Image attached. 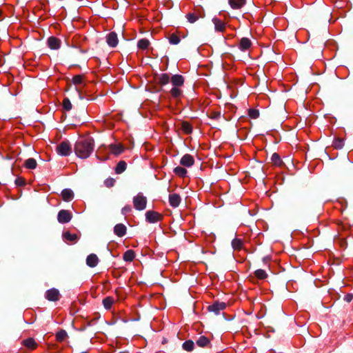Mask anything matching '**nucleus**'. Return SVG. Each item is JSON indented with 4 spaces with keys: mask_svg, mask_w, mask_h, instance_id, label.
Listing matches in <instances>:
<instances>
[{
    "mask_svg": "<svg viewBox=\"0 0 353 353\" xmlns=\"http://www.w3.org/2000/svg\"><path fill=\"white\" fill-rule=\"evenodd\" d=\"M94 150V141L92 139H81L74 145V152L77 157L86 159Z\"/></svg>",
    "mask_w": 353,
    "mask_h": 353,
    "instance_id": "obj_1",
    "label": "nucleus"
},
{
    "mask_svg": "<svg viewBox=\"0 0 353 353\" xmlns=\"http://www.w3.org/2000/svg\"><path fill=\"white\" fill-rule=\"evenodd\" d=\"M134 208L137 210H143L146 208L147 199L143 195L142 193H139L133 198Z\"/></svg>",
    "mask_w": 353,
    "mask_h": 353,
    "instance_id": "obj_2",
    "label": "nucleus"
},
{
    "mask_svg": "<svg viewBox=\"0 0 353 353\" xmlns=\"http://www.w3.org/2000/svg\"><path fill=\"white\" fill-rule=\"evenodd\" d=\"M57 152L61 156H69L72 152L71 145L68 141H63L57 145Z\"/></svg>",
    "mask_w": 353,
    "mask_h": 353,
    "instance_id": "obj_3",
    "label": "nucleus"
},
{
    "mask_svg": "<svg viewBox=\"0 0 353 353\" xmlns=\"http://www.w3.org/2000/svg\"><path fill=\"white\" fill-rule=\"evenodd\" d=\"M45 298L49 301H58L61 298V294L57 289L51 288L46 292Z\"/></svg>",
    "mask_w": 353,
    "mask_h": 353,
    "instance_id": "obj_4",
    "label": "nucleus"
},
{
    "mask_svg": "<svg viewBox=\"0 0 353 353\" xmlns=\"http://www.w3.org/2000/svg\"><path fill=\"white\" fill-rule=\"evenodd\" d=\"M72 217V216L70 211L61 210L58 213L57 220L60 223H67L70 221Z\"/></svg>",
    "mask_w": 353,
    "mask_h": 353,
    "instance_id": "obj_5",
    "label": "nucleus"
},
{
    "mask_svg": "<svg viewBox=\"0 0 353 353\" xmlns=\"http://www.w3.org/2000/svg\"><path fill=\"white\" fill-rule=\"evenodd\" d=\"M146 221L151 223H157L162 219V216L157 212L150 210L145 213Z\"/></svg>",
    "mask_w": 353,
    "mask_h": 353,
    "instance_id": "obj_6",
    "label": "nucleus"
},
{
    "mask_svg": "<svg viewBox=\"0 0 353 353\" xmlns=\"http://www.w3.org/2000/svg\"><path fill=\"white\" fill-rule=\"evenodd\" d=\"M226 307V304L224 302H214L213 304L208 307V310L214 312L215 314H219L221 311Z\"/></svg>",
    "mask_w": 353,
    "mask_h": 353,
    "instance_id": "obj_7",
    "label": "nucleus"
},
{
    "mask_svg": "<svg viewBox=\"0 0 353 353\" xmlns=\"http://www.w3.org/2000/svg\"><path fill=\"white\" fill-rule=\"evenodd\" d=\"M118 41H119V40H118L117 34L115 32H112L107 34L106 42L110 47H111V48L116 47L118 44Z\"/></svg>",
    "mask_w": 353,
    "mask_h": 353,
    "instance_id": "obj_8",
    "label": "nucleus"
},
{
    "mask_svg": "<svg viewBox=\"0 0 353 353\" xmlns=\"http://www.w3.org/2000/svg\"><path fill=\"white\" fill-rule=\"evenodd\" d=\"M109 150L112 154L115 156H118L124 152V147L121 143H112L108 146Z\"/></svg>",
    "mask_w": 353,
    "mask_h": 353,
    "instance_id": "obj_9",
    "label": "nucleus"
},
{
    "mask_svg": "<svg viewBox=\"0 0 353 353\" xmlns=\"http://www.w3.org/2000/svg\"><path fill=\"white\" fill-rule=\"evenodd\" d=\"M194 163L193 157L189 154H186L182 157L180 163L185 167H191Z\"/></svg>",
    "mask_w": 353,
    "mask_h": 353,
    "instance_id": "obj_10",
    "label": "nucleus"
},
{
    "mask_svg": "<svg viewBox=\"0 0 353 353\" xmlns=\"http://www.w3.org/2000/svg\"><path fill=\"white\" fill-rule=\"evenodd\" d=\"M170 82L174 87H181L184 83V78L180 74H174L170 78Z\"/></svg>",
    "mask_w": 353,
    "mask_h": 353,
    "instance_id": "obj_11",
    "label": "nucleus"
},
{
    "mask_svg": "<svg viewBox=\"0 0 353 353\" xmlns=\"http://www.w3.org/2000/svg\"><path fill=\"white\" fill-rule=\"evenodd\" d=\"M63 238L64 239V241L67 243H76L78 239H79V236L77 234H72L69 232H65L63 233Z\"/></svg>",
    "mask_w": 353,
    "mask_h": 353,
    "instance_id": "obj_12",
    "label": "nucleus"
},
{
    "mask_svg": "<svg viewBox=\"0 0 353 353\" xmlns=\"http://www.w3.org/2000/svg\"><path fill=\"white\" fill-rule=\"evenodd\" d=\"M99 259L95 254H90L87 256L86 264L90 268H94L99 263Z\"/></svg>",
    "mask_w": 353,
    "mask_h": 353,
    "instance_id": "obj_13",
    "label": "nucleus"
},
{
    "mask_svg": "<svg viewBox=\"0 0 353 353\" xmlns=\"http://www.w3.org/2000/svg\"><path fill=\"white\" fill-rule=\"evenodd\" d=\"M48 46L50 49L58 50L61 46V41L54 37H51L48 40Z\"/></svg>",
    "mask_w": 353,
    "mask_h": 353,
    "instance_id": "obj_14",
    "label": "nucleus"
},
{
    "mask_svg": "<svg viewBox=\"0 0 353 353\" xmlns=\"http://www.w3.org/2000/svg\"><path fill=\"white\" fill-rule=\"evenodd\" d=\"M126 227L122 223L117 224L114 228V234L119 237L123 236L126 233Z\"/></svg>",
    "mask_w": 353,
    "mask_h": 353,
    "instance_id": "obj_15",
    "label": "nucleus"
},
{
    "mask_svg": "<svg viewBox=\"0 0 353 353\" xmlns=\"http://www.w3.org/2000/svg\"><path fill=\"white\" fill-rule=\"evenodd\" d=\"M156 81L161 85H165L170 81L169 74L163 73L156 77Z\"/></svg>",
    "mask_w": 353,
    "mask_h": 353,
    "instance_id": "obj_16",
    "label": "nucleus"
},
{
    "mask_svg": "<svg viewBox=\"0 0 353 353\" xmlns=\"http://www.w3.org/2000/svg\"><path fill=\"white\" fill-rule=\"evenodd\" d=\"M170 205L173 208H176L181 203V197L177 194H172L169 196Z\"/></svg>",
    "mask_w": 353,
    "mask_h": 353,
    "instance_id": "obj_17",
    "label": "nucleus"
},
{
    "mask_svg": "<svg viewBox=\"0 0 353 353\" xmlns=\"http://www.w3.org/2000/svg\"><path fill=\"white\" fill-rule=\"evenodd\" d=\"M252 46V41L250 39L246 37H243L240 40L239 48L242 51L248 50Z\"/></svg>",
    "mask_w": 353,
    "mask_h": 353,
    "instance_id": "obj_18",
    "label": "nucleus"
},
{
    "mask_svg": "<svg viewBox=\"0 0 353 353\" xmlns=\"http://www.w3.org/2000/svg\"><path fill=\"white\" fill-rule=\"evenodd\" d=\"M22 344L30 350H34L37 347V343L32 338H28L22 341Z\"/></svg>",
    "mask_w": 353,
    "mask_h": 353,
    "instance_id": "obj_19",
    "label": "nucleus"
},
{
    "mask_svg": "<svg viewBox=\"0 0 353 353\" xmlns=\"http://www.w3.org/2000/svg\"><path fill=\"white\" fill-rule=\"evenodd\" d=\"M196 343L198 346L201 347H208L210 343V341L208 338H207L206 336H201L196 341Z\"/></svg>",
    "mask_w": 353,
    "mask_h": 353,
    "instance_id": "obj_20",
    "label": "nucleus"
},
{
    "mask_svg": "<svg viewBox=\"0 0 353 353\" xmlns=\"http://www.w3.org/2000/svg\"><path fill=\"white\" fill-rule=\"evenodd\" d=\"M61 196L65 201H70L73 199L74 194L70 189H64L61 192Z\"/></svg>",
    "mask_w": 353,
    "mask_h": 353,
    "instance_id": "obj_21",
    "label": "nucleus"
},
{
    "mask_svg": "<svg viewBox=\"0 0 353 353\" xmlns=\"http://www.w3.org/2000/svg\"><path fill=\"white\" fill-rule=\"evenodd\" d=\"M245 0H229V3L233 9H240L245 4Z\"/></svg>",
    "mask_w": 353,
    "mask_h": 353,
    "instance_id": "obj_22",
    "label": "nucleus"
},
{
    "mask_svg": "<svg viewBox=\"0 0 353 353\" xmlns=\"http://www.w3.org/2000/svg\"><path fill=\"white\" fill-rule=\"evenodd\" d=\"M114 302L115 299L112 296H107L102 301L103 305L106 310H110Z\"/></svg>",
    "mask_w": 353,
    "mask_h": 353,
    "instance_id": "obj_23",
    "label": "nucleus"
},
{
    "mask_svg": "<svg viewBox=\"0 0 353 353\" xmlns=\"http://www.w3.org/2000/svg\"><path fill=\"white\" fill-rule=\"evenodd\" d=\"M212 21L214 24L216 30L219 31V32H223L225 30V24L220 19H219L217 18H214L212 19Z\"/></svg>",
    "mask_w": 353,
    "mask_h": 353,
    "instance_id": "obj_24",
    "label": "nucleus"
},
{
    "mask_svg": "<svg viewBox=\"0 0 353 353\" xmlns=\"http://www.w3.org/2000/svg\"><path fill=\"white\" fill-rule=\"evenodd\" d=\"M24 165L28 169L33 170L37 168V163L34 159L29 158L25 161Z\"/></svg>",
    "mask_w": 353,
    "mask_h": 353,
    "instance_id": "obj_25",
    "label": "nucleus"
},
{
    "mask_svg": "<svg viewBox=\"0 0 353 353\" xmlns=\"http://www.w3.org/2000/svg\"><path fill=\"white\" fill-rule=\"evenodd\" d=\"M126 168L127 163L124 161H121L117 163L115 168V172L120 174L126 170Z\"/></svg>",
    "mask_w": 353,
    "mask_h": 353,
    "instance_id": "obj_26",
    "label": "nucleus"
},
{
    "mask_svg": "<svg viewBox=\"0 0 353 353\" xmlns=\"http://www.w3.org/2000/svg\"><path fill=\"white\" fill-rule=\"evenodd\" d=\"M135 257V253L132 250H127L123 256V259L125 261L131 262Z\"/></svg>",
    "mask_w": 353,
    "mask_h": 353,
    "instance_id": "obj_27",
    "label": "nucleus"
},
{
    "mask_svg": "<svg viewBox=\"0 0 353 353\" xmlns=\"http://www.w3.org/2000/svg\"><path fill=\"white\" fill-rule=\"evenodd\" d=\"M68 337V334L65 330H61L56 334V340L58 342H63Z\"/></svg>",
    "mask_w": 353,
    "mask_h": 353,
    "instance_id": "obj_28",
    "label": "nucleus"
},
{
    "mask_svg": "<svg viewBox=\"0 0 353 353\" xmlns=\"http://www.w3.org/2000/svg\"><path fill=\"white\" fill-rule=\"evenodd\" d=\"M149 46H150V41H149V40H148L146 39H140L137 43V47L140 50H146V49H148Z\"/></svg>",
    "mask_w": 353,
    "mask_h": 353,
    "instance_id": "obj_29",
    "label": "nucleus"
},
{
    "mask_svg": "<svg viewBox=\"0 0 353 353\" xmlns=\"http://www.w3.org/2000/svg\"><path fill=\"white\" fill-rule=\"evenodd\" d=\"M232 246L235 250H240L243 248V241L240 239H234L232 241Z\"/></svg>",
    "mask_w": 353,
    "mask_h": 353,
    "instance_id": "obj_30",
    "label": "nucleus"
},
{
    "mask_svg": "<svg viewBox=\"0 0 353 353\" xmlns=\"http://www.w3.org/2000/svg\"><path fill=\"white\" fill-rule=\"evenodd\" d=\"M271 161L274 165L276 166H281L282 164V160L277 153H274L272 155Z\"/></svg>",
    "mask_w": 353,
    "mask_h": 353,
    "instance_id": "obj_31",
    "label": "nucleus"
},
{
    "mask_svg": "<svg viewBox=\"0 0 353 353\" xmlns=\"http://www.w3.org/2000/svg\"><path fill=\"white\" fill-rule=\"evenodd\" d=\"M200 17L201 16L199 14L195 12L188 13L186 14V18L188 21L191 23L196 22L199 19Z\"/></svg>",
    "mask_w": 353,
    "mask_h": 353,
    "instance_id": "obj_32",
    "label": "nucleus"
},
{
    "mask_svg": "<svg viewBox=\"0 0 353 353\" xmlns=\"http://www.w3.org/2000/svg\"><path fill=\"white\" fill-rule=\"evenodd\" d=\"M174 172L180 177H184L187 174V170L184 168L177 166L174 169Z\"/></svg>",
    "mask_w": 353,
    "mask_h": 353,
    "instance_id": "obj_33",
    "label": "nucleus"
},
{
    "mask_svg": "<svg viewBox=\"0 0 353 353\" xmlns=\"http://www.w3.org/2000/svg\"><path fill=\"white\" fill-rule=\"evenodd\" d=\"M171 96L174 98L179 97L182 94L180 87H173L170 90Z\"/></svg>",
    "mask_w": 353,
    "mask_h": 353,
    "instance_id": "obj_34",
    "label": "nucleus"
},
{
    "mask_svg": "<svg viewBox=\"0 0 353 353\" xmlns=\"http://www.w3.org/2000/svg\"><path fill=\"white\" fill-rule=\"evenodd\" d=\"M255 276L259 279H265L268 274L264 270L259 269L254 272Z\"/></svg>",
    "mask_w": 353,
    "mask_h": 353,
    "instance_id": "obj_35",
    "label": "nucleus"
},
{
    "mask_svg": "<svg viewBox=\"0 0 353 353\" xmlns=\"http://www.w3.org/2000/svg\"><path fill=\"white\" fill-rule=\"evenodd\" d=\"M181 129L187 134L192 132V126L188 122H183L181 123Z\"/></svg>",
    "mask_w": 353,
    "mask_h": 353,
    "instance_id": "obj_36",
    "label": "nucleus"
},
{
    "mask_svg": "<svg viewBox=\"0 0 353 353\" xmlns=\"http://www.w3.org/2000/svg\"><path fill=\"white\" fill-rule=\"evenodd\" d=\"M194 343L192 341H186L183 343V348L186 351H192L194 349Z\"/></svg>",
    "mask_w": 353,
    "mask_h": 353,
    "instance_id": "obj_37",
    "label": "nucleus"
},
{
    "mask_svg": "<svg viewBox=\"0 0 353 353\" xmlns=\"http://www.w3.org/2000/svg\"><path fill=\"white\" fill-rule=\"evenodd\" d=\"M72 82L76 85H80L83 83V75H76L72 78Z\"/></svg>",
    "mask_w": 353,
    "mask_h": 353,
    "instance_id": "obj_38",
    "label": "nucleus"
},
{
    "mask_svg": "<svg viewBox=\"0 0 353 353\" xmlns=\"http://www.w3.org/2000/svg\"><path fill=\"white\" fill-rule=\"evenodd\" d=\"M180 38L175 34H172L170 35L169 38V41L171 44L176 45L180 42Z\"/></svg>",
    "mask_w": 353,
    "mask_h": 353,
    "instance_id": "obj_39",
    "label": "nucleus"
},
{
    "mask_svg": "<svg viewBox=\"0 0 353 353\" xmlns=\"http://www.w3.org/2000/svg\"><path fill=\"white\" fill-rule=\"evenodd\" d=\"M248 115L251 119H255L259 117V112L256 109H250L248 110Z\"/></svg>",
    "mask_w": 353,
    "mask_h": 353,
    "instance_id": "obj_40",
    "label": "nucleus"
},
{
    "mask_svg": "<svg viewBox=\"0 0 353 353\" xmlns=\"http://www.w3.org/2000/svg\"><path fill=\"white\" fill-rule=\"evenodd\" d=\"M63 108L64 110H65L66 111H69L72 109V103L70 102V101L68 99H64L63 101Z\"/></svg>",
    "mask_w": 353,
    "mask_h": 353,
    "instance_id": "obj_41",
    "label": "nucleus"
},
{
    "mask_svg": "<svg viewBox=\"0 0 353 353\" xmlns=\"http://www.w3.org/2000/svg\"><path fill=\"white\" fill-rule=\"evenodd\" d=\"M343 145V140L341 139H335L333 142L334 147L337 149L342 148Z\"/></svg>",
    "mask_w": 353,
    "mask_h": 353,
    "instance_id": "obj_42",
    "label": "nucleus"
},
{
    "mask_svg": "<svg viewBox=\"0 0 353 353\" xmlns=\"http://www.w3.org/2000/svg\"><path fill=\"white\" fill-rule=\"evenodd\" d=\"M115 183V179L113 178H108L105 180L104 184L107 188H112Z\"/></svg>",
    "mask_w": 353,
    "mask_h": 353,
    "instance_id": "obj_43",
    "label": "nucleus"
},
{
    "mask_svg": "<svg viewBox=\"0 0 353 353\" xmlns=\"http://www.w3.org/2000/svg\"><path fill=\"white\" fill-rule=\"evenodd\" d=\"M132 210V208H131V206L130 205H125L124 206L122 210H121V212L123 214H127L128 213H130Z\"/></svg>",
    "mask_w": 353,
    "mask_h": 353,
    "instance_id": "obj_44",
    "label": "nucleus"
},
{
    "mask_svg": "<svg viewBox=\"0 0 353 353\" xmlns=\"http://www.w3.org/2000/svg\"><path fill=\"white\" fill-rule=\"evenodd\" d=\"M221 116V113L220 112H212L210 114V117L212 119H219Z\"/></svg>",
    "mask_w": 353,
    "mask_h": 353,
    "instance_id": "obj_45",
    "label": "nucleus"
},
{
    "mask_svg": "<svg viewBox=\"0 0 353 353\" xmlns=\"http://www.w3.org/2000/svg\"><path fill=\"white\" fill-rule=\"evenodd\" d=\"M16 183H17V185H23V184H24V180H23V179H21V178H20V179H17L16 180Z\"/></svg>",
    "mask_w": 353,
    "mask_h": 353,
    "instance_id": "obj_46",
    "label": "nucleus"
},
{
    "mask_svg": "<svg viewBox=\"0 0 353 353\" xmlns=\"http://www.w3.org/2000/svg\"><path fill=\"white\" fill-rule=\"evenodd\" d=\"M346 299H347V301H350V300H351V296H350V295L347 296V298H346Z\"/></svg>",
    "mask_w": 353,
    "mask_h": 353,
    "instance_id": "obj_47",
    "label": "nucleus"
}]
</instances>
